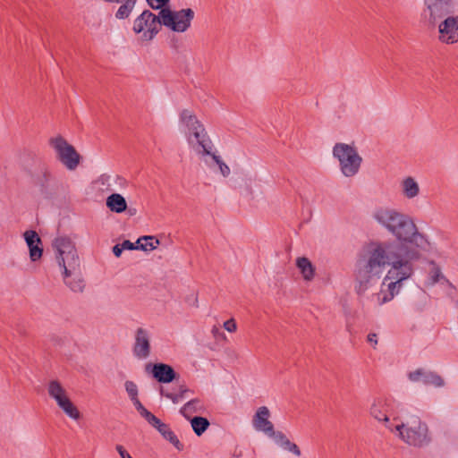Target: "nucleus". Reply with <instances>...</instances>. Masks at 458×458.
I'll return each mask as SVG.
<instances>
[{"mask_svg":"<svg viewBox=\"0 0 458 458\" xmlns=\"http://www.w3.org/2000/svg\"><path fill=\"white\" fill-rule=\"evenodd\" d=\"M416 260V252L406 250L402 246L377 245L358 261L356 293L359 295L363 294L372 285L373 281L379 278L386 265H388L391 267L384 278V284L387 280L391 282L387 284L386 292L381 291L378 299L381 304L390 301L399 293L403 282L413 275V262Z\"/></svg>","mask_w":458,"mask_h":458,"instance_id":"f257e3e1","label":"nucleus"},{"mask_svg":"<svg viewBox=\"0 0 458 458\" xmlns=\"http://www.w3.org/2000/svg\"><path fill=\"white\" fill-rule=\"evenodd\" d=\"M377 220L384 225L397 238L398 242H371L366 252H370L377 245L390 246L399 245L409 251L416 252L418 259L420 257V250L427 251L429 249V242L425 235L419 233L416 225L408 216L394 210H379L375 214Z\"/></svg>","mask_w":458,"mask_h":458,"instance_id":"f03ea898","label":"nucleus"},{"mask_svg":"<svg viewBox=\"0 0 458 458\" xmlns=\"http://www.w3.org/2000/svg\"><path fill=\"white\" fill-rule=\"evenodd\" d=\"M180 121L187 129V140L190 147L199 156H210L218 165L220 173L224 177H227L231 170L229 166L217 156L213 153V143L208 135L203 124L198 120L197 116L188 109H183L180 114Z\"/></svg>","mask_w":458,"mask_h":458,"instance_id":"7ed1b4c3","label":"nucleus"},{"mask_svg":"<svg viewBox=\"0 0 458 458\" xmlns=\"http://www.w3.org/2000/svg\"><path fill=\"white\" fill-rule=\"evenodd\" d=\"M387 428L404 443L414 447H423L431 441L427 423L415 414L407 415L404 421L395 426L387 425Z\"/></svg>","mask_w":458,"mask_h":458,"instance_id":"20e7f679","label":"nucleus"},{"mask_svg":"<svg viewBox=\"0 0 458 458\" xmlns=\"http://www.w3.org/2000/svg\"><path fill=\"white\" fill-rule=\"evenodd\" d=\"M333 156L338 160L340 171L345 177H353L359 173L362 157L354 146L342 142L335 143L333 148Z\"/></svg>","mask_w":458,"mask_h":458,"instance_id":"39448f33","label":"nucleus"},{"mask_svg":"<svg viewBox=\"0 0 458 458\" xmlns=\"http://www.w3.org/2000/svg\"><path fill=\"white\" fill-rule=\"evenodd\" d=\"M456 4V0H424L421 22L428 28H435L439 20L454 13Z\"/></svg>","mask_w":458,"mask_h":458,"instance_id":"423d86ee","label":"nucleus"},{"mask_svg":"<svg viewBox=\"0 0 458 458\" xmlns=\"http://www.w3.org/2000/svg\"><path fill=\"white\" fill-rule=\"evenodd\" d=\"M159 9L163 25L174 32L186 31L191 27L195 14L191 8L173 11L166 5Z\"/></svg>","mask_w":458,"mask_h":458,"instance_id":"0eeeda50","label":"nucleus"},{"mask_svg":"<svg viewBox=\"0 0 458 458\" xmlns=\"http://www.w3.org/2000/svg\"><path fill=\"white\" fill-rule=\"evenodd\" d=\"M163 21H161L160 13L158 15L154 14L149 10H144L133 23V31L136 34L143 32L142 40L150 41L160 31Z\"/></svg>","mask_w":458,"mask_h":458,"instance_id":"6e6552de","label":"nucleus"},{"mask_svg":"<svg viewBox=\"0 0 458 458\" xmlns=\"http://www.w3.org/2000/svg\"><path fill=\"white\" fill-rule=\"evenodd\" d=\"M49 145L56 152L57 159L68 169L75 170L80 165L81 157L75 148L69 144L61 135L49 139Z\"/></svg>","mask_w":458,"mask_h":458,"instance_id":"1a4fd4ad","label":"nucleus"},{"mask_svg":"<svg viewBox=\"0 0 458 458\" xmlns=\"http://www.w3.org/2000/svg\"><path fill=\"white\" fill-rule=\"evenodd\" d=\"M111 176L106 174H101L90 185L91 194L102 200H125V198L117 193V189L110 182Z\"/></svg>","mask_w":458,"mask_h":458,"instance_id":"9d476101","label":"nucleus"},{"mask_svg":"<svg viewBox=\"0 0 458 458\" xmlns=\"http://www.w3.org/2000/svg\"><path fill=\"white\" fill-rule=\"evenodd\" d=\"M448 14L437 23L438 39L442 43L454 44L458 42V15Z\"/></svg>","mask_w":458,"mask_h":458,"instance_id":"9b49d317","label":"nucleus"},{"mask_svg":"<svg viewBox=\"0 0 458 458\" xmlns=\"http://www.w3.org/2000/svg\"><path fill=\"white\" fill-rule=\"evenodd\" d=\"M29 183L37 189L41 194L50 193L53 176L47 165H42L34 171L29 172Z\"/></svg>","mask_w":458,"mask_h":458,"instance_id":"f8f14e48","label":"nucleus"},{"mask_svg":"<svg viewBox=\"0 0 458 458\" xmlns=\"http://www.w3.org/2000/svg\"><path fill=\"white\" fill-rule=\"evenodd\" d=\"M146 372L161 384H168L179 377V374L171 365L166 363H148L145 367Z\"/></svg>","mask_w":458,"mask_h":458,"instance_id":"ddd939ff","label":"nucleus"},{"mask_svg":"<svg viewBox=\"0 0 458 458\" xmlns=\"http://www.w3.org/2000/svg\"><path fill=\"white\" fill-rule=\"evenodd\" d=\"M133 354L139 359H146L150 354L149 335L142 327L136 330Z\"/></svg>","mask_w":458,"mask_h":458,"instance_id":"4468645a","label":"nucleus"},{"mask_svg":"<svg viewBox=\"0 0 458 458\" xmlns=\"http://www.w3.org/2000/svg\"><path fill=\"white\" fill-rule=\"evenodd\" d=\"M408 377L412 382L421 380L425 385H431L435 387L445 386V381L440 375L434 371H427L423 369H418L408 374Z\"/></svg>","mask_w":458,"mask_h":458,"instance_id":"2eb2a0df","label":"nucleus"},{"mask_svg":"<svg viewBox=\"0 0 458 458\" xmlns=\"http://www.w3.org/2000/svg\"><path fill=\"white\" fill-rule=\"evenodd\" d=\"M270 411L267 407H259L252 419V424L256 430L265 433L267 436L274 434V425L268 420Z\"/></svg>","mask_w":458,"mask_h":458,"instance_id":"dca6fc26","label":"nucleus"},{"mask_svg":"<svg viewBox=\"0 0 458 458\" xmlns=\"http://www.w3.org/2000/svg\"><path fill=\"white\" fill-rule=\"evenodd\" d=\"M25 242L29 247L30 258L35 262L41 259L43 254L42 241L38 233L33 230H28L23 234Z\"/></svg>","mask_w":458,"mask_h":458,"instance_id":"f3484780","label":"nucleus"},{"mask_svg":"<svg viewBox=\"0 0 458 458\" xmlns=\"http://www.w3.org/2000/svg\"><path fill=\"white\" fill-rule=\"evenodd\" d=\"M58 265L64 268V276H67L70 274L79 275V271H81V260L77 250L72 251L66 256L56 257Z\"/></svg>","mask_w":458,"mask_h":458,"instance_id":"a211bd4d","label":"nucleus"},{"mask_svg":"<svg viewBox=\"0 0 458 458\" xmlns=\"http://www.w3.org/2000/svg\"><path fill=\"white\" fill-rule=\"evenodd\" d=\"M389 411L390 403L387 399L383 398L376 399L370 407L371 416L378 421H384L386 427L387 425L393 426L388 418Z\"/></svg>","mask_w":458,"mask_h":458,"instance_id":"6ab92c4d","label":"nucleus"},{"mask_svg":"<svg viewBox=\"0 0 458 458\" xmlns=\"http://www.w3.org/2000/svg\"><path fill=\"white\" fill-rule=\"evenodd\" d=\"M53 246L57 251L56 257L66 256L77 250L72 240L66 236L56 238L53 242Z\"/></svg>","mask_w":458,"mask_h":458,"instance_id":"aec40b11","label":"nucleus"},{"mask_svg":"<svg viewBox=\"0 0 458 458\" xmlns=\"http://www.w3.org/2000/svg\"><path fill=\"white\" fill-rule=\"evenodd\" d=\"M47 392L49 396L56 402L57 405L61 404L62 402H64L69 398L65 389L57 380H51L49 382Z\"/></svg>","mask_w":458,"mask_h":458,"instance_id":"412c9836","label":"nucleus"},{"mask_svg":"<svg viewBox=\"0 0 458 458\" xmlns=\"http://www.w3.org/2000/svg\"><path fill=\"white\" fill-rule=\"evenodd\" d=\"M296 266L300 269L304 280L311 281L314 278L315 267L308 258H298L296 260Z\"/></svg>","mask_w":458,"mask_h":458,"instance_id":"4be33fe9","label":"nucleus"},{"mask_svg":"<svg viewBox=\"0 0 458 458\" xmlns=\"http://www.w3.org/2000/svg\"><path fill=\"white\" fill-rule=\"evenodd\" d=\"M65 284L75 293H81L85 287L84 280L82 278L81 271H79V275L70 274L69 276H64Z\"/></svg>","mask_w":458,"mask_h":458,"instance_id":"5701e85b","label":"nucleus"},{"mask_svg":"<svg viewBox=\"0 0 458 458\" xmlns=\"http://www.w3.org/2000/svg\"><path fill=\"white\" fill-rule=\"evenodd\" d=\"M157 431L162 435V437L165 440L170 442L178 451L183 450L184 445L180 442L177 436L167 424L164 423L163 425H161Z\"/></svg>","mask_w":458,"mask_h":458,"instance_id":"b1692460","label":"nucleus"},{"mask_svg":"<svg viewBox=\"0 0 458 458\" xmlns=\"http://www.w3.org/2000/svg\"><path fill=\"white\" fill-rule=\"evenodd\" d=\"M190 392L191 390L185 386H180L177 393L168 392L162 386L159 387L160 394L170 399L174 403H178L182 400L185 399L187 397V394Z\"/></svg>","mask_w":458,"mask_h":458,"instance_id":"393cba45","label":"nucleus"},{"mask_svg":"<svg viewBox=\"0 0 458 458\" xmlns=\"http://www.w3.org/2000/svg\"><path fill=\"white\" fill-rule=\"evenodd\" d=\"M202 404L199 399L195 398L187 402L180 410V413L187 420L191 419V415L201 410Z\"/></svg>","mask_w":458,"mask_h":458,"instance_id":"a878e982","label":"nucleus"},{"mask_svg":"<svg viewBox=\"0 0 458 458\" xmlns=\"http://www.w3.org/2000/svg\"><path fill=\"white\" fill-rule=\"evenodd\" d=\"M190 421L194 433L198 437H200L210 425L208 420L201 416H195L190 419Z\"/></svg>","mask_w":458,"mask_h":458,"instance_id":"bb28decb","label":"nucleus"},{"mask_svg":"<svg viewBox=\"0 0 458 458\" xmlns=\"http://www.w3.org/2000/svg\"><path fill=\"white\" fill-rule=\"evenodd\" d=\"M137 0H121V6L115 13V18L118 20H124L128 18L132 12Z\"/></svg>","mask_w":458,"mask_h":458,"instance_id":"cd10ccee","label":"nucleus"},{"mask_svg":"<svg viewBox=\"0 0 458 458\" xmlns=\"http://www.w3.org/2000/svg\"><path fill=\"white\" fill-rule=\"evenodd\" d=\"M419 185L412 177H407L403 182V191L406 198L412 199L419 193Z\"/></svg>","mask_w":458,"mask_h":458,"instance_id":"c85d7f7f","label":"nucleus"},{"mask_svg":"<svg viewBox=\"0 0 458 458\" xmlns=\"http://www.w3.org/2000/svg\"><path fill=\"white\" fill-rule=\"evenodd\" d=\"M63 411L69 416L71 419L75 420L81 419V412L78 408L73 404V403L68 398L66 401L62 402L61 404L58 405Z\"/></svg>","mask_w":458,"mask_h":458,"instance_id":"c756f323","label":"nucleus"},{"mask_svg":"<svg viewBox=\"0 0 458 458\" xmlns=\"http://www.w3.org/2000/svg\"><path fill=\"white\" fill-rule=\"evenodd\" d=\"M63 411L69 416L71 419L75 420L81 419V412L78 408L73 404V403L68 398L66 401L62 402L61 404L58 405Z\"/></svg>","mask_w":458,"mask_h":458,"instance_id":"7c9ffc66","label":"nucleus"},{"mask_svg":"<svg viewBox=\"0 0 458 458\" xmlns=\"http://www.w3.org/2000/svg\"><path fill=\"white\" fill-rule=\"evenodd\" d=\"M137 244L147 245L148 250H153L159 245V240L155 236H142L140 237L137 242Z\"/></svg>","mask_w":458,"mask_h":458,"instance_id":"2f4dec72","label":"nucleus"},{"mask_svg":"<svg viewBox=\"0 0 458 458\" xmlns=\"http://www.w3.org/2000/svg\"><path fill=\"white\" fill-rule=\"evenodd\" d=\"M107 208L115 213H122L127 209V202H106Z\"/></svg>","mask_w":458,"mask_h":458,"instance_id":"473e14b6","label":"nucleus"},{"mask_svg":"<svg viewBox=\"0 0 458 458\" xmlns=\"http://www.w3.org/2000/svg\"><path fill=\"white\" fill-rule=\"evenodd\" d=\"M120 244H121L120 246L123 247V250H145V251L148 250L147 245L133 243L129 240H124L123 242V243H120Z\"/></svg>","mask_w":458,"mask_h":458,"instance_id":"72a5a7b5","label":"nucleus"},{"mask_svg":"<svg viewBox=\"0 0 458 458\" xmlns=\"http://www.w3.org/2000/svg\"><path fill=\"white\" fill-rule=\"evenodd\" d=\"M430 264L433 266L429 272V276L431 280V284H436L439 281V278L441 276V269L440 267L436 264L435 261H431Z\"/></svg>","mask_w":458,"mask_h":458,"instance_id":"f704fd0d","label":"nucleus"},{"mask_svg":"<svg viewBox=\"0 0 458 458\" xmlns=\"http://www.w3.org/2000/svg\"><path fill=\"white\" fill-rule=\"evenodd\" d=\"M124 386L131 400L138 397V387L134 382L128 380L125 382Z\"/></svg>","mask_w":458,"mask_h":458,"instance_id":"c9c22d12","label":"nucleus"},{"mask_svg":"<svg viewBox=\"0 0 458 458\" xmlns=\"http://www.w3.org/2000/svg\"><path fill=\"white\" fill-rule=\"evenodd\" d=\"M282 447L284 450H287V451L293 453L296 456H301V454L299 446L296 444L291 442L289 439H287V441H285Z\"/></svg>","mask_w":458,"mask_h":458,"instance_id":"e433bc0d","label":"nucleus"},{"mask_svg":"<svg viewBox=\"0 0 458 458\" xmlns=\"http://www.w3.org/2000/svg\"><path fill=\"white\" fill-rule=\"evenodd\" d=\"M268 437H272L275 440V442L281 447L283 446L284 443L288 439L283 432L276 431L275 429L274 434H269Z\"/></svg>","mask_w":458,"mask_h":458,"instance_id":"4c0bfd02","label":"nucleus"},{"mask_svg":"<svg viewBox=\"0 0 458 458\" xmlns=\"http://www.w3.org/2000/svg\"><path fill=\"white\" fill-rule=\"evenodd\" d=\"M148 4L154 10L168 5L170 0H146Z\"/></svg>","mask_w":458,"mask_h":458,"instance_id":"58836bf2","label":"nucleus"},{"mask_svg":"<svg viewBox=\"0 0 458 458\" xmlns=\"http://www.w3.org/2000/svg\"><path fill=\"white\" fill-rule=\"evenodd\" d=\"M224 327L225 330H227L228 332H231V333L236 331V328H237L236 323L233 318H230L228 320H226L224 323Z\"/></svg>","mask_w":458,"mask_h":458,"instance_id":"ea45409f","label":"nucleus"},{"mask_svg":"<svg viewBox=\"0 0 458 458\" xmlns=\"http://www.w3.org/2000/svg\"><path fill=\"white\" fill-rule=\"evenodd\" d=\"M152 427L158 429L161 425L164 424L157 416L153 415L152 418H150L149 421H148Z\"/></svg>","mask_w":458,"mask_h":458,"instance_id":"a19ab883","label":"nucleus"},{"mask_svg":"<svg viewBox=\"0 0 458 458\" xmlns=\"http://www.w3.org/2000/svg\"><path fill=\"white\" fill-rule=\"evenodd\" d=\"M115 449L119 453L121 458H132L123 445H117L115 446Z\"/></svg>","mask_w":458,"mask_h":458,"instance_id":"79ce46f5","label":"nucleus"},{"mask_svg":"<svg viewBox=\"0 0 458 458\" xmlns=\"http://www.w3.org/2000/svg\"><path fill=\"white\" fill-rule=\"evenodd\" d=\"M131 402L133 403L139 413H140L145 409V407L142 405L138 397L131 399Z\"/></svg>","mask_w":458,"mask_h":458,"instance_id":"37998d69","label":"nucleus"},{"mask_svg":"<svg viewBox=\"0 0 458 458\" xmlns=\"http://www.w3.org/2000/svg\"><path fill=\"white\" fill-rule=\"evenodd\" d=\"M114 182L119 185L120 188H124L127 185V181L121 176H116Z\"/></svg>","mask_w":458,"mask_h":458,"instance_id":"c03bdc74","label":"nucleus"},{"mask_svg":"<svg viewBox=\"0 0 458 458\" xmlns=\"http://www.w3.org/2000/svg\"><path fill=\"white\" fill-rule=\"evenodd\" d=\"M121 244L118 243V244H115L114 247H113V253L115 257L119 258L123 252V247L120 246Z\"/></svg>","mask_w":458,"mask_h":458,"instance_id":"a18cd8bd","label":"nucleus"},{"mask_svg":"<svg viewBox=\"0 0 458 458\" xmlns=\"http://www.w3.org/2000/svg\"><path fill=\"white\" fill-rule=\"evenodd\" d=\"M141 417H143L147 421H149L150 418L154 415L146 408L140 413Z\"/></svg>","mask_w":458,"mask_h":458,"instance_id":"49530a36","label":"nucleus"},{"mask_svg":"<svg viewBox=\"0 0 458 458\" xmlns=\"http://www.w3.org/2000/svg\"><path fill=\"white\" fill-rule=\"evenodd\" d=\"M141 417H143L147 421H149L150 418L154 415L146 408L140 413Z\"/></svg>","mask_w":458,"mask_h":458,"instance_id":"de8ad7c7","label":"nucleus"},{"mask_svg":"<svg viewBox=\"0 0 458 458\" xmlns=\"http://www.w3.org/2000/svg\"><path fill=\"white\" fill-rule=\"evenodd\" d=\"M367 338H368V342L369 343L377 344V335L376 334L370 333V334L368 335Z\"/></svg>","mask_w":458,"mask_h":458,"instance_id":"09e8293b","label":"nucleus"},{"mask_svg":"<svg viewBox=\"0 0 458 458\" xmlns=\"http://www.w3.org/2000/svg\"><path fill=\"white\" fill-rule=\"evenodd\" d=\"M128 212H129L130 216H133L136 213V209H129Z\"/></svg>","mask_w":458,"mask_h":458,"instance_id":"8fccbe9b","label":"nucleus"}]
</instances>
